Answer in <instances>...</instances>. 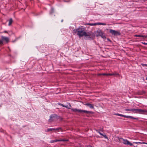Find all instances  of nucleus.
Instances as JSON below:
<instances>
[{"label":"nucleus","mask_w":147,"mask_h":147,"mask_svg":"<svg viewBox=\"0 0 147 147\" xmlns=\"http://www.w3.org/2000/svg\"><path fill=\"white\" fill-rule=\"evenodd\" d=\"M13 22V20L11 18H10L9 21V24L8 25L10 26L12 22Z\"/></svg>","instance_id":"obj_13"},{"label":"nucleus","mask_w":147,"mask_h":147,"mask_svg":"<svg viewBox=\"0 0 147 147\" xmlns=\"http://www.w3.org/2000/svg\"><path fill=\"white\" fill-rule=\"evenodd\" d=\"M57 142H59V139H56L51 140L50 141V142L51 143H52Z\"/></svg>","instance_id":"obj_12"},{"label":"nucleus","mask_w":147,"mask_h":147,"mask_svg":"<svg viewBox=\"0 0 147 147\" xmlns=\"http://www.w3.org/2000/svg\"><path fill=\"white\" fill-rule=\"evenodd\" d=\"M3 40L2 39L0 40V45H1L3 43Z\"/></svg>","instance_id":"obj_27"},{"label":"nucleus","mask_w":147,"mask_h":147,"mask_svg":"<svg viewBox=\"0 0 147 147\" xmlns=\"http://www.w3.org/2000/svg\"><path fill=\"white\" fill-rule=\"evenodd\" d=\"M56 119L55 115H50L49 121L50 122H52Z\"/></svg>","instance_id":"obj_7"},{"label":"nucleus","mask_w":147,"mask_h":147,"mask_svg":"<svg viewBox=\"0 0 147 147\" xmlns=\"http://www.w3.org/2000/svg\"><path fill=\"white\" fill-rule=\"evenodd\" d=\"M141 65L143 66H147V64L142 63L141 64Z\"/></svg>","instance_id":"obj_26"},{"label":"nucleus","mask_w":147,"mask_h":147,"mask_svg":"<svg viewBox=\"0 0 147 147\" xmlns=\"http://www.w3.org/2000/svg\"><path fill=\"white\" fill-rule=\"evenodd\" d=\"M134 143H135L136 144H147V143H146L144 142H134Z\"/></svg>","instance_id":"obj_17"},{"label":"nucleus","mask_w":147,"mask_h":147,"mask_svg":"<svg viewBox=\"0 0 147 147\" xmlns=\"http://www.w3.org/2000/svg\"><path fill=\"white\" fill-rule=\"evenodd\" d=\"M92 147H93V146H92Z\"/></svg>","instance_id":"obj_38"},{"label":"nucleus","mask_w":147,"mask_h":147,"mask_svg":"<svg viewBox=\"0 0 147 147\" xmlns=\"http://www.w3.org/2000/svg\"><path fill=\"white\" fill-rule=\"evenodd\" d=\"M94 33L96 36H100L102 38L104 39H105L106 37L104 32H102L101 30L98 29L94 32Z\"/></svg>","instance_id":"obj_2"},{"label":"nucleus","mask_w":147,"mask_h":147,"mask_svg":"<svg viewBox=\"0 0 147 147\" xmlns=\"http://www.w3.org/2000/svg\"><path fill=\"white\" fill-rule=\"evenodd\" d=\"M96 131H98V132L101 135H102L103 134V133H101V132H100V131H98L97 130H96Z\"/></svg>","instance_id":"obj_28"},{"label":"nucleus","mask_w":147,"mask_h":147,"mask_svg":"<svg viewBox=\"0 0 147 147\" xmlns=\"http://www.w3.org/2000/svg\"><path fill=\"white\" fill-rule=\"evenodd\" d=\"M86 25H88L90 26H95V24L94 23H87L86 24Z\"/></svg>","instance_id":"obj_20"},{"label":"nucleus","mask_w":147,"mask_h":147,"mask_svg":"<svg viewBox=\"0 0 147 147\" xmlns=\"http://www.w3.org/2000/svg\"><path fill=\"white\" fill-rule=\"evenodd\" d=\"M101 23L100 22H98L96 23H94L95 24V26L96 25H101Z\"/></svg>","instance_id":"obj_24"},{"label":"nucleus","mask_w":147,"mask_h":147,"mask_svg":"<svg viewBox=\"0 0 147 147\" xmlns=\"http://www.w3.org/2000/svg\"><path fill=\"white\" fill-rule=\"evenodd\" d=\"M1 39L3 40V41H5L6 43H8L9 41V38L7 37H5L3 36H1Z\"/></svg>","instance_id":"obj_8"},{"label":"nucleus","mask_w":147,"mask_h":147,"mask_svg":"<svg viewBox=\"0 0 147 147\" xmlns=\"http://www.w3.org/2000/svg\"><path fill=\"white\" fill-rule=\"evenodd\" d=\"M85 105L89 107L91 109H93L94 108V105L93 104H90L89 103H87L85 104Z\"/></svg>","instance_id":"obj_9"},{"label":"nucleus","mask_w":147,"mask_h":147,"mask_svg":"<svg viewBox=\"0 0 147 147\" xmlns=\"http://www.w3.org/2000/svg\"><path fill=\"white\" fill-rule=\"evenodd\" d=\"M59 129H47L46 131L47 132H48V131H52V130H59Z\"/></svg>","instance_id":"obj_22"},{"label":"nucleus","mask_w":147,"mask_h":147,"mask_svg":"<svg viewBox=\"0 0 147 147\" xmlns=\"http://www.w3.org/2000/svg\"><path fill=\"white\" fill-rule=\"evenodd\" d=\"M134 36L140 37H143V38H144V37H145V35H135Z\"/></svg>","instance_id":"obj_14"},{"label":"nucleus","mask_w":147,"mask_h":147,"mask_svg":"<svg viewBox=\"0 0 147 147\" xmlns=\"http://www.w3.org/2000/svg\"><path fill=\"white\" fill-rule=\"evenodd\" d=\"M101 25H106V24L105 23H101Z\"/></svg>","instance_id":"obj_30"},{"label":"nucleus","mask_w":147,"mask_h":147,"mask_svg":"<svg viewBox=\"0 0 147 147\" xmlns=\"http://www.w3.org/2000/svg\"><path fill=\"white\" fill-rule=\"evenodd\" d=\"M68 109H70V108L69 107V108H68Z\"/></svg>","instance_id":"obj_37"},{"label":"nucleus","mask_w":147,"mask_h":147,"mask_svg":"<svg viewBox=\"0 0 147 147\" xmlns=\"http://www.w3.org/2000/svg\"><path fill=\"white\" fill-rule=\"evenodd\" d=\"M117 138L119 140V142H121V140H122L123 141V143L124 144H126L127 145H129L130 146H132V144L129 142V141L127 140L124 139L122 138H119V137H118Z\"/></svg>","instance_id":"obj_4"},{"label":"nucleus","mask_w":147,"mask_h":147,"mask_svg":"<svg viewBox=\"0 0 147 147\" xmlns=\"http://www.w3.org/2000/svg\"><path fill=\"white\" fill-rule=\"evenodd\" d=\"M124 117L127 118L132 119H138L137 118H135L133 117L130 116H127V115H124Z\"/></svg>","instance_id":"obj_11"},{"label":"nucleus","mask_w":147,"mask_h":147,"mask_svg":"<svg viewBox=\"0 0 147 147\" xmlns=\"http://www.w3.org/2000/svg\"><path fill=\"white\" fill-rule=\"evenodd\" d=\"M68 141V140L63 139H59V142L63 141V142H67Z\"/></svg>","instance_id":"obj_18"},{"label":"nucleus","mask_w":147,"mask_h":147,"mask_svg":"<svg viewBox=\"0 0 147 147\" xmlns=\"http://www.w3.org/2000/svg\"><path fill=\"white\" fill-rule=\"evenodd\" d=\"M142 43L144 44V45H147V43H146V42H142Z\"/></svg>","instance_id":"obj_29"},{"label":"nucleus","mask_w":147,"mask_h":147,"mask_svg":"<svg viewBox=\"0 0 147 147\" xmlns=\"http://www.w3.org/2000/svg\"><path fill=\"white\" fill-rule=\"evenodd\" d=\"M134 113H139L140 114H145L147 113V110L136 109V112Z\"/></svg>","instance_id":"obj_5"},{"label":"nucleus","mask_w":147,"mask_h":147,"mask_svg":"<svg viewBox=\"0 0 147 147\" xmlns=\"http://www.w3.org/2000/svg\"><path fill=\"white\" fill-rule=\"evenodd\" d=\"M125 110L126 111H131L134 113V112H136V109H125Z\"/></svg>","instance_id":"obj_10"},{"label":"nucleus","mask_w":147,"mask_h":147,"mask_svg":"<svg viewBox=\"0 0 147 147\" xmlns=\"http://www.w3.org/2000/svg\"><path fill=\"white\" fill-rule=\"evenodd\" d=\"M54 12V9L52 8L51 9V11L50 12V14H51Z\"/></svg>","instance_id":"obj_23"},{"label":"nucleus","mask_w":147,"mask_h":147,"mask_svg":"<svg viewBox=\"0 0 147 147\" xmlns=\"http://www.w3.org/2000/svg\"><path fill=\"white\" fill-rule=\"evenodd\" d=\"M108 74V76H115V75H117V74L113 73V74Z\"/></svg>","instance_id":"obj_19"},{"label":"nucleus","mask_w":147,"mask_h":147,"mask_svg":"<svg viewBox=\"0 0 147 147\" xmlns=\"http://www.w3.org/2000/svg\"><path fill=\"white\" fill-rule=\"evenodd\" d=\"M71 110L72 111L76 112H78L79 113H86L88 114H93L94 113V112L92 111H88L85 110H83L79 109H74L72 108L71 109Z\"/></svg>","instance_id":"obj_3"},{"label":"nucleus","mask_w":147,"mask_h":147,"mask_svg":"<svg viewBox=\"0 0 147 147\" xmlns=\"http://www.w3.org/2000/svg\"><path fill=\"white\" fill-rule=\"evenodd\" d=\"M51 129H61V128L60 127H58V128H51Z\"/></svg>","instance_id":"obj_31"},{"label":"nucleus","mask_w":147,"mask_h":147,"mask_svg":"<svg viewBox=\"0 0 147 147\" xmlns=\"http://www.w3.org/2000/svg\"><path fill=\"white\" fill-rule=\"evenodd\" d=\"M63 21V20H62L61 21V22H62Z\"/></svg>","instance_id":"obj_35"},{"label":"nucleus","mask_w":147,"mask_h":147,"mask_svg":"<svg viewBox=\"0 0 147 147\" xmlns=\"http://www.w3.org/2000/svg\"><path fill=\"white\" fill-rule=\"evenodd\" d=\"M108 74L103 73V74H98V75L100 76V75H104V76H108Z\"/></svg>","instance_id":"obj_21"},{"label":"nucleus","mask_w":147,"mask_h":147,"mask_svg":"<svg viewBox=\"0 0 147 147\" xmlns=\"http://www.w3.org/2000/svg\"><path fill=\"white\" fill-rule=\"evenodd\" d=\"M105 138L107 139L108 138L107 137V136L105 134H103V135H102Z\"/></svg>","instance_id":"obj_25"},{"label":"nucleus","mask_w":147,"mask_h":147,"mask_svg":"<svg viewBox=\"0 0 147 147\" xmlns=\"http://www.w3.org/2000/svg\"><path fill=\"white\" fill-rule=\"evenodd\" d=\"M113 115H115L119 116H121V117H123L124 116V115H123L122 114H121L118 113H115L113 114Z\"/></svg>","instance_id":"obj_15"},{"label":"nucleus","mask_w":147,"mask_h":147,"mask_svg":"<svg viewBox=\"0 0 147 147\" xmlns=\"http://www.w3.org/2000/svg\"><path fill=\"white\" fill-rule=\"evenodd\" d=\"M109 32L114 36L119 35L120 34L119 32L111 29H110Z\"/></svg>","instance_id":"obj_6"},{"label":"nucleus","mask_w":147,"mask_h":147,"mask_svg":"<svg viewBox=\"0 0 147 147\" xmlns=\"http://www.w3.org/2000/svg\"><path fill=\"white\" fill-rule=\"evenodd\" d=\"M3 32L4 33H7V32L6 31H4Z\"/></svg>","instance_id":"obj_33"},{"label":"nucleus","mask_w":147,"mask_h":147,"mask_svg":"<svg viewBox=\"0 0 147 147\" xmlns=\"http://www.w3.org/2000/svg\"><path fill=\"white\" fill-rule=\"evenodd\" d=\"M92 147V146H90V145H89V146H88L87 147Z\"/></svg>","instance_id":"obj_32"},{"label":"nucleus","mask_w":147,"mask_h":147,"mask_svg":"<svg viewBox=\"0 0 147 147\" xmlns=\"http://www.w3.org/2000/svg\"><path fill=\"white\" fill-rule=\"evenodd\" d=\"M85 28L83 26H80L77 28L73 30V33L76 34L77 32V35L79 37L85 36L88 39L91 38L93 36V33L91 31L86 32L85 31Z\"/></svg>","instance_id":"obj_1"},{"label":"nucleus","mask_w":147,"mask_h":147,"mask_svg":"<svg viewBox=\"0 0 147 147\" xmlns=\"http://www.w3.org/2000/svg\"><path fill=\"white\" fill-rule=\"evenodd\" d=\"M146 80H147V77H146Z\"/></svg>","instance_id":"obj_36"},{"label":"nucleus","mask_w":147,"mask_h":147,"mask_svg":"<svg viewBox=\"0 0 147 147\" xmlns=\"http://www.w3.org/2000/svg\"><path fill=\"white\" fill-rule=\"evenodd\" d=\"M58 104H59V105L62 106L63 107H65V108H68V107H67V106L65 105H64L63 104H61V103H59Z\"/></svg>","instance_id":"obj_16"},{"label":"nucleus","mask_w":147,"mask_h":147,"mask_svg":"<svg viewBox=\"0 0 147 147\" xmlns=\"http://www.w3.org/2000/svg\"><path fill=\"white\" fill-rule=\"evenodd\" d=\"M145 37H144V38H146L147 37V35H145Z\"/></svg>","instance_id":"obj_34"}]
</instances>
